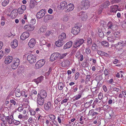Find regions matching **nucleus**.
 Instances as JSON below:
<instances>
[{
  "instance_id": "nucleus-20",
  "label": "nucleus",
  "mask_w": 126,
  "mask_h": 126,
  "mask_svg": "<svg viewBox=\"0 0 126 126\" xmlns=\"http://www.w3.org/2000/svg\"><path fill=\"white\" fill-rule=\"evenodd\" d=\"M13 59L12 56H8L5 59V63L7 64L10 63L12 62Z\"/></svg>"
},
{
  "instance_id": "nucleus-39",
  "label": "nucleus",
  "mask_w": 126,
  "mask_h": 126,
  "mask_svg": "<svg viewBox=\"0 0 126 126\" xmlns=\"http://www.w3.org/2000/svg\"><path fill=\"white\" fill-rule=\"evenodd\" d=\"M87 45H90V46L92 43V40L91 38L88 37L87 39Z\"/></svg>"
},
{
  "instance_id": "nucleus-24",
  "label": "nucleus",
  "mask_w": 126,
  "mask_h": 126,
  "mask_svg": "<svg viewBox=\"0 0 126 126\" xmlns=\"http://www.w3.org/2000/svg\"><path fill=\"white\" fill-rule=\"evenodd\" d=\"M11 44L12 47L14 48H15L18 46V43L17 40L16 39H14L13 42L11 43Z\"/></svg>"
},
{
  "instance_id": "nucleus-56",
  "label": "nucleus",
  "mask_w": 126,
  "mask_h": 126,
  "mask_svg": "<svg viewBox=\"0 0 126 126\" xmlns=\"http://www.w3.org/2000/svg\"><path fill=\"white\" fill-rule=\"evenodd\" d=\"M103 94L101 93H99L98 95V98L99 100L101 99L102 98Z\"/></svg>"
},
{
  "instance_id": "nucleus-61",
  "label": "nucleus",
  "mask_w": 126,
  "mask_h": 126,
  "mask_svg": "<svg viewBox=\"0 0 126 126\" xmlns=\"http://www.w3.org/2000/svg\"><path fill=\"white\" fill-rule=\"evenodd\" d=\"M79 74L78 72H77L75 74V80H77L79 76Z\"/></svg>"
},
{
  "instance_id": "nucleus-42",
  "label": "nucleus",
  "mask_w": 126,
  "mask_h": 126,
  "mask_svg": "<svg viewBox=\"0 0 126 126\" xmlns=\"http://www.w3.org/2000/svg\"><path fill=\"white\" fill-rule=\"evenodd\" d=\"M5 117L4 116H1V115L0 117V119L1 121L3 122H6V119H5Z\"/></svg>"
},
{
  "instance_id": "nucleus-22",
  "label": "nucleus",
  "mask_w": 126,
  "mask_h": 126,
  "mask_svg": "<svg viewBox=\"0 0 126 126\" xmlns=\"http://www.w3.org/2000/svg\"><path fill=\"white\" fill-rule=\"evenodd\" d=\"M66 37V34L64 33H62L60 35H59L58 38V39L63 41L65 39Z\"/></svg>"
},
{
  "instance_id": "nucleus-5",
  "label": "nucleus",
  "mask_w": 126,
  "mask_h": 126,
  "mask_svg": "<svg viewBox=\"0 0 126 126\" xmlns=\"http://www.w3.org/2000/svg\"><path fill=\"white\" fill-rule=\"evenodd\" d=\"M60 54L59 53H54L51 56L50 60L51 61H53L58 58L60 59Z\"/></svg>"
},
{
  "instance_id": "nucleus-30",
  "label": "nucleus",
  "mask_w": 126,
  "mask_h": 126,
  "mask_svg": "<svg viewBox=\"0 0 126 126\" xmlns=\"http://www.w3.org/2000/svg\"><path fill=\"white\" fill-rule=\"evenodd\" d=\"M78 42H78L77 40L75 41L74 42L73 45V47H74L76 48L77 47H80V46Z\"/></svg>"
},
{
  "instance_id": "nucleus-50",
  "label": "nucleus",
  "mask_w": 126,
  "mask_h": 126,
  "mask_svg": "<svg viewBox=\"0 0 126 126\" xmlns=\"http://www.w3.org/2000/svg\"><path fill=\"white\" fill-rule=\"evenodd\" d=\"M81 54L80 51H77V52L76 53L75 56L76 57L79 58V56Z\"/></svg>"
},
{
  "instance_id": "nucleus-15",
  "label": "nucleus",
  "mask_w": 126,
  "mask_h": 126,
  "mask_svg": "<svg viewBox=\"0 0 126 126\" xmlns=\"http://www.w3.org/2000/svg\"><path fill=\"white\" fill-rule=\"evenodd\" d=\"M26 9V6L25 5H22L21 7L17 9V12L19 14H22Z\"/></svg>"
},
{
  "instance_id": "nucleus-3",
  "label": "nucleus",
  "mask_w": 126,
  "mask_h": 126,
  "mask_svg": "<svg viewBox=\"0 0 126 126\" xmlns=\"http://www.w3.org/2000/svg\"><path fill=\"white\" fill-rule=\"evenodd\" d=\"M45 63V60L44 59H42L39 60L36 63L35 67L37 69L41 68L43 66Z\"/></svg>"
},
{
  "instance_id": "nucleus-19",
  "label": "nucleus",
  "mask_w": 126,
  "mask_h": 126,
  "mask_svg": "<svg viewBox=\"0 0 126 126\" xmlns=\"http://www.w3.org/2000/svg\"><path fill=\"white\" fill-rule=\"evenodd\" d=\"M53 18V15H45L44 18V21L46 22L48 20H49L52 19Z\"/></svg>"
},
{
  "instance_id": "nucleus-44",
  "label": "nucleus",
  "mask_w": 126,
  "mask_h": 126,
  "mask_svg": "<svg viewBox=\"0 0 126 126\" xmlns=\"http://www.w3.org/2000/svg\"><path fill=\"white\" fill-rule=\"evenodd\" d=\"M93 101V100H91L90 101L86 102L85 104V106H89L90 105Z\"/></svg>"
},
{
  "instance_id": "nucleus-9",
  "label": "nucleus",
  "mask_w": 126,
  "mask_h": 126,
  "mask_svg": "<svg viewBox=\"0 0 126 126\" xmlns=\"http://www.w3.org/2000/svg\"><path fill=\"white\" fill-rule=\"evenodd\" d=\"M74 5L70 3L67 5L66 7L65 10L66 12H68L72 11L74 9Z\"/></svg>"
},
{
  "instance_id": "nucleus-6",
  "label": "nucleus",
  "mask_w": 126,
  "mask_h": 126,
  "mask_svg": "<svg viewBox=\"0 0 126 126\" xmlns=\"http://www.w3.org/2000/svg\"><path fill=\"white\" fill-rule=\"evenodd\" d=\"M37 96L44 99L47 96V92L45 90L42 89L40 90L39 93L37 95Z\"/></svg>"
},
{
  "instance_id": "nucleus-4",
  "label": "nucleus",
  "mask_w": 126,
  "mask_h": 126,
  "mask_svg": "<svg viewBox=\"0 0 126 126\" xmlns=\"http://www.w3.org/2000/svg\"><path fill=\"white\" fill-rule=\"evenodd\" d=\"M20 60L18 58H16L13 60V63L12 65V67L13 69H16L18 67L20 62Z\"/></svg>"
},
{
  "instance_id": "nucleus-60",
  "label": "nucleus",
  "mask_w": 126,
  "mask_h": 126,
  "mask_svg": "<svg viewBox=\"0 0 126 126\" xmlns=\"http://www.w3.org/2000/svg\"><path fill=\"white\" fill-rule=\"evenodd\" d=\"M15 95L17 97H20L21 96V93L15 92Z\"/></svg>"
},
{
  "instance_id": "nucleus-26",
  "label": "nucleus",
  "mask_w": 126,
  "mask_h": 126,
  "mask_svg": "<svg viewBox=\"0 0 126 126\" xmlns=\"http://www.w3.org/2000/svg\"><path fill=\"white\" fill-rule=\"evenodd\" d=\"M43 77L42 76H41L40 77L36 79H35L34 80V81L37 84L41 82L43 80Z\"/></svg>"
},
{
  "instance_id": "nucleus-29",
  "label": "nucleus",
  "mask_w": 126,
  "mask_h": 126,
  "mask_svg": "<svg viewBox=\"0 0 126 126\" xmlns=\"http://www.w3.org/2000/svg\"><path fill=\"white\" fill-rule=\"evenodd\" d=\"M113 34L114 36L116 37H119L120 36V33L118 31L114 32L113 31Z\"/></svg>"
},
{
  "instance_id": "nucleus-11",
  "label": "nucleus",
  "mask_w": 126,
  "mask_h": 126,
  "mask_svg": "<svg viewBox=\"0 0 126 126\" xmlns=\"http://www.w3.org/2000/svg\"><path fill=\"white\" fill-rule=\"evenodd\" d=\"M44 100V98L37 96V102L40 105L42 106L43 105Z\"/></svg>"
},
{
  "instance_id": "nucleus-63",
  "label": "nucleus",
  "mask_w": 126,
  "mask_h": 126,
  "mask_svg": "<svg viewBox=\"0 0 126 126\" xmlns=\"http://www.w3.org/2000/svg\"><path fill=\"white\" fill-rule=\"evenodd\" d=\"M51 31H47V32L46 33V35L47 36H48L51 34Z\"/></svg>"
},
{
  "instance_id": "nucleus-10",
  "label": "nucleus",
  "mask_w": 126,
  "mask_h": 126,
  "mask_svg": "<svg viewBox=\"0 0 126 126\" xmlns=\"http://www.w3.org/2000/svg\"><path fill=\"white\" fill-rule=\"evenodd\" d=\"M29 32H26L23 33L20 37V39L22 40H24L28 38L29 36Z\"/></svg>"
},
{
  "instance_id": "nucleus-51",
  "label": "nucleus",
  "mask_w": 126,
  "mask_h": 126,
  "mask_svg": "<svg viewBox=\"0 0 126 126\" xmlns=\"http://www.w3.org/2000/svg\"><path fill=\"white\" fill-rule=\"evenodd\" d=\"M14 11H15V10H13L10 13V15L12 16L13 17H14L16 16V13H17L16 12V14H15V15L14 14Z\"/></svg>"
},
{
  "instance_id": "nucleus-46",
  "label": "nucleus",
  "mask_w": 126,
  "mask_h": 126,
  "mask_svg": "<svg viewBox=\"0 0 126 126\" xmlns=\"http://www.w3.org/2000/svg\"><path fill=\"white\" fill-rule=\"evenodd\" d=\"M50 118L52 120H53L56 119L55 116L52 114L49 115V116Z\"/></svg>"
},
{
  "instance_id": "nucleus-47",
  "label": "nucleus",
  "mask_w": 126,
  "mask_h": 126,
  "mask_svg": "<svg viewBox=\"0 0 126 126\" xmlns=\"http://www.w3.org/2000/svg\"><path fill=\"white\" fill-rule=\"evenodd\" d=\"M104 74L106 77H108L109 73L107 69H105L104 71Z\"/></svg>"
},
{
  "instance_id": "nucleus-13",
  "label": "nucleus",
  "mask_w": 126,
  "mask_h": 126,
  "mask_svg": "<svg viewBox=\"0 0 126 126\" xmlns=\"http://www.w3.org/2000/svg\"><path fill=\"white\" fill-rule=\"evenodd\" d=\"M24 29L27 31H32L34 30V27L33 25L28 24L24 26Z\"/></svg>"
},
{
  "instance_id": "nucleus-37",
  "label": "nucleus",
  "mask_w": 126,
  "mask_h": 126,
  "mask_svg": "<svg viewBox=\"0 0 126 126\" xmlns=\"http://www.w3.org/2000/svg\"><path fill=\"white\" fill-rule=\"evenodd\" d=\"M81 96V93H79L78 94L76 95L75 96L74 98H75V100H77L80 98Z\"/></svg>"
},
{
  "instance_id": "nucleus-41",
  "label": "nucleus",
  "mask_w": 126,
  "mask_h": 126,
  "mask_svg": "<svg viewBox=\"0 0 126 126\" xmlns=\"http://www.w3.org/2000/svg\"><path fill=\"white\" fill-rule=\"evenodd\" d=\"M72 41H70L69 42H67L66 43V45L67 46V47L68 48H70L72 46Z\"/></svg>"
},
{
  "instance_id": "nucleus-57",
  "label": "nucleus",
  "mask_w": 126,
  "mask_h": 126,
  "mask_svg": "<svg viewBox=\"0 0 126 126\" xmlns=\"http://www.w3.org/2000/svg\"><path fill=\"white\" fill-rule=\"evenodd\" d=\"M109 106L108 105H106L104 106L103 108L104 110H106L109 109Z\"/></svg>"
},
{
  "instance_id": "nucleus-31",
  "label": "nucleus",
  "mask_w": 126,
  "mask_h": 126,
  "mask_svg": "<svg viewBox=\"0 0 126 126\" xmlns=\"http://www.w3.org/2000/svg\"><path fill=\"white\" fill-rule=\"evenodd\" d=\"M9 0H4L2 3V5L4 7L5 6L9 3Z\"/></svg>"
},
{
  "instance_id": "nucleus-17",
  "label": "nucleus",
  "mask_w": 126,
  "mask_h": 126,
  "mask_svg": "<svg viewBox=\"0 0 126 126\" xmlns=\"http://www.w3.org/2000/svg\"><path fill=\"white\" fill-rule=\"evenodd\" d=\"M67 5V2L65 1L61 2L60 3V5L59 8L62 10H63L64 9L65 10Z\"/></svg>"
},
{
  "instance_id": "nucleus-33",
  "label": "nucleus",
  "mask_w": 126,
  "mask_h": 126,
  "mask_svg": "<svg viewBox=\"0 0 126 126\" xmlns=\"http://www.w3.org/2000/svg\"><path fill=\"white\" fill-rule=\"evenodd\" d=\"M46 27L44 26H42L41 27L40 29V30L41 32H44L46 31Z\"/></svg>"
},
{
  "instance_id": "nucleus-49",
  "label": "nucleus",
  "mask_w": 126,
  "mask_h": 126,
  "mask_svg": "<svg viewBox=\"0 0 126 126\" xmlns=\"http://www.w3.org/2000/svg\"><path fill=\"white\" fill-rule=\"evenodd\" d=\"M77 58L79 59L80 61H82L83 60V55L81 54L79 56V58Z\"/></svg>"
},
{
  "instance_id": "nucleus-40",
  "label": "nucleus",
  "mask_w": 126,
  "mask_h": 126,
  "mask_svg": "<svg viewBox=\"0 0 126 126\" xmlns=\"http://www.w3.org/2000/svg\"><path fill=\"white\" fill-rule=\"evenodd\" d=\"M102 44L104 46L108 47L109 46V44L108 42L106 41H103L101 42Z\"/></svg>"
},
{
  "instance_id": "nucleus-32",
  "label": "nucleus",
  "mask_w": 126,
  "mask_h": 126,
  "mask_svg": "<svg viewBox=\"0 0 126 126\" xmlns=\"http://www.w3.org/2000/svg\"><path fill=\"white\" fill-rule=\"evenodd\" d=\"M98 34L100 37L101 38L104 37V34L102 31L100 30L98 31Z\"/></svg>"
},
{
  "instance_id": "nucleus-14",
  "label": "nucleus",
  "mask_w": 126,
  "mask_h": 126,
  "mask_svg": "<svg viewBox=\"0 0 126 126\" xmlns=\"http://www.w3.org/2000/svg\"><path fill=\"white\" fill-rule=\"evenodd\" d=\"M51 103L50 102H48L47 103L44 104V109L46 111H48L51 109Z\"/></svg>"
},
{
  "instance_id": "nucleus-43",
  "label": "nucleus",
  "mask_w": 126,
  "mask_h": 126,
  "mask_svg": "<svg viewBox=\"0 0 126 126\" xmlns=\"http://www.w3.org/2000/svg\"><path fill=\"white\" fill-rule=\"evenodd\" d=\"M69 19V16L67 15H65L63 17V20L64 21L66 22Z\"/></svg>"
},
{
  "instance_id": "nucleus-18",
  "label": "nucleus",
  "mask_w": 126,
  "mask_h": 126,
  "mask_svg": "<svg viewBox=\"0 0 126 126\" xmlns=\"http://www.w3.org/2000/svg\"><path fill=\"white\" fill-rule=\"evenodd\" d=\"M35 43V40L34 39H32L28 43V45L30 48H32L34 47Z\"/></svg>"
},
{
  "instance_id": "nucleus-25",
  "label": "nucleus",
  "mask_w": 126,
  "mask_h": 126,
  "mask_svg": "<svg viewBox=\"0 0 126 126\" xmlns=\"http://www.w3.org/2000/svg\"><path fill=\"white\" fill-rule=\"evenodd\" d=\"M64 41L58 39V41L55 43L56 45L58 47H60L62 46L64 44Z\"/></svg>"
},
{
  "instance_id": "nucleus-23",
  "label": "nucleus",
  "mask_w": 126,
  "mask_h": 126,
  "mask_svg": "<svg viewBox=\"0 0 126 126\" xmlns=\"http://www.w3.org/2000/svg\"><path fill=\"white\" fill-rule=\"evenodd\" d=\"M118 7V6L117 5L111 6L110 11V12L116 13Z\"/></svg>"
},
{
  "instance_id": "nucleus-48",
  "label": "nucleus",
  "mask_w": 126,
  "mask_h": 126,
  "mask_svg": "<svg viewBox=\"0 0 126 126\" xmlns=\"http://www.w3.org/2000/svg\"><path fill=\"white\" fill-rule=\"evenodd\" d=\"M13 122L16 125H17L20 123V122L16 120H15L13 121Z\"/></svg>"
},
{
  "instance_id": "nucleus-35",
  "label": "nucleus",
  "mask_w": 126,
  "mask_h": 126,
  "mask_svg": "<svg viewBox=\"0 0 126 126\" xmlns=\"http://www.w3.org/2000/svg\"><path fill=\"white\" fill-rule=\"evenodd\" d=\"M58 88L59 89L61 90H62L63 87V84L61 82L59 83L58 85Z\"/></svg>"
},
{
  "instance_id": "nucleus-38",
  "label": "nucleus",
  "mask_w": 126,
  "mask_h": 126,
  "mask_svg": "<svg viewBox=\"0 0 126 126\" xmlns=\"http://www.w3.org/2000/svg\"><path fill=\"white\" fill-rule=\"evenodd\" d=\"M30 95L31 98L32 100H35L36 97V95L30 93Z\"/></svg>"
},
{
  "instance_id": "nucleus-55",
  "label": "nucleus",
  "mask_w": 126,
  "mask_h": 126,
  "mask_svg": "<svg viewBox=\"0 0 126 126\" xmlns=\"http://www.w3.org/2000/svg\"><path fill=\"white\" fill-rule=\"evenodd\" d=\"M120 0H113L111 2V3L112 4L114 3H118L119 1Z\"/></svg>"
},
{
  "instance_id": "nucleus-34",
  "label": "nucleus",
  "mask_w": 126,
  "mask_h": 126,
  "mask_svg": "<svg viewBox=\"0 0 126 126\" xmlns=\"http://www.w3.org/2000/svg\"><path fill=\"white\" fill-rule=\"evenodd\" d=\"M77 40L78 42H79L78 43L80 46L84 42V40L82 39H78Z\"/></svg>"
},
{
  "instance_id": "nucleus-27",
  "label": "nucleus",
  "mask_w": 126,
  "mask_h": 126,
  "mask_svg": "<svg viewBox=\"0 0 126 126\" xmlns=\"http://www.w3.org/2000/svg\"><path fill=\"white\" fill-rule=\"evenodd\" d=\"M36 1L35 0H31L30 2V8L33 9L35 7V5L34 3Z\"/></svg>"
},
{
  "instance_id": "nucleus-54",
  "label": "nucleus",
  "mask_w": 126,
  "mask_h": 126,
  "mask_svg": "<svg viewBox=\"0 0 126 126\" xmlns=\"http://www.w3.org/2000/svg\"><path fill=\"white\" fill-rule=\"evenodd\" d=\"M58 120L59 123L60 124L61 123V120L62 119H63V118L62 117L59 116H58Z\"/></svg>"
},
{
  "instance_id": "nucleus-8",
  "label": "nucleus",
  "mask_w": 126,
  "mask_h": 126,
  "mask_svg": "<svg viewBox=\"0 0 126 126\" xmlns=\"http://www.w3.org/2000/svg\"><path fill=\"white\" fill-rule=\"evenodd\" d=\"M80 31V28L79 27H74L72 30L71 33L74 34H77L79 33Z\"/></svg>"
},
{
  "instance_id": "nucleus-62",
  "label": "nucleus",
  "mask_w": 126,
  "mask_h": 126,
  "mask_svg": "<svg viewBox=\"0 0 126 126\" xmlns=\"http://www.w3.org/2000/svg\"><path fill=\"white\" fill-rule=\"evenodd\" d=\"M4 55V53L3 51L1 50L0 51V59L2 58V57Z\"/></svg>"
},
{
  "instance_id": "nucleus-36",
  "label": "nucleus",
  "mask_w": 126,
  "mask_h": 126,
  "mask_svg": "<svg viewBox=\"0 0 126 126\" xmlns=\"http://www.w3.org/2000/svg\"><path fill=\"white\" fill-rule=\"evenodd\" d=\"M85 52L87 55H91V51L89 47H87L86 48Z\"/></svg>"
},
{
  "instance_id": "nucleus-12",
  "label": "nucleus",
  "mask_w": 126,
  "mask_h": 126,
  "mask_svg": "<svg viewBox=\"0 0 126 126\" xmlns=\"http://www.w3.org/2000/svg\"><path fill=\"white\" fill-rule=\"evenodd\" d=\"M79 15L81 19L83 21H85L87 18L88 16L87 13L84 12L80 13Z\"/></svg>"
},
{
  "instance_id": "nucleus-58",
  "label": "nucleus",
  "mask_w": 126,
  "mask_h": 126,
  "mask_svg": "<svg viewBox=\"0 0 126 126\" xmlns=\"http://www.w3.org/2000/svg\"><path fill=\"white\" fill-rule=\"evenodd\" d=\"M36 22V20L35 19H32L31 20V23L32 25L34 24H35Z\"/></svg>"
},
{
  "instance_id": "nucleus-16",
  "label": "nucleus",
  "mask_w": 126,
  "mask_h": 126,
  "mask_svg": "<svg viewBox=\"0 0 126 126\" xmlns=\"http://www.w3.org/2000/svg\"><path fill=\"white\" fill-rule=\"evenodd\" d=\"M70 64V62L67 60H64L62 63V66L64 67H67L69 66Z\"/></svg>"
},
{
  "instance_id": "nucleus-1",
  "label": "nucleus",
  "mask_w": 126,
  "mask_h": 126,
  "mask_svg": "<svg viewBox=\"0 0 126 126\" xmlns=\"http://www.w3.org/2000/svg\"><path fill=\"white\" fill-rule=\"evenodd\" d=\"M90 6V2L88 0H84L82 1L78 8L79 10H86L89 8Z\"/></svg>"
},
{
  "instance_id": "nucleus-21",
  "label": "nucleus",
  "mask_w": 126,
  "mask_h": 126,
  "mask_svg": "<svg viewBox=\"0 0 126 126\" xmlns=\"http://www.w3.org/2000/svg\"><path fill=\"white\" fill-rule=\"evenodd\" d=\"M114 26V24L111 21L109 22L107 24V27L108 30L111 29L113 31Z\"/></svg>"
},
{
  "instance_id": "nucleus-53",
  "label": "nucleus",
  "mask_w": 126,
  "mask_h": 126,
  "mask_svg": "<svg viewBox=\"0 0 126 126\" xmlns=\"http://www.w3.org/2000/svg\"><path fill=\"white\" fill-rule=\"evenodd\" d=\"M67 54V53L63 54L62 55L60 54V59H61L64 58L66 56Z\"/></svg>"
},
{
  "instance_id": "nucleus-45",
  "label": "nucleus",
  "mask_w": 126,
  "mask_h": 126,
  "mask_svg": "<svg viewBox=\"0 0 126 126\" xmlns=\"http://www.w3.org/2000/svg\"><path fill=\"white\" fill-rule=\"evenodd\" d=\"M30 111L31 115H33L35 114L36 113L35 111L33 109H31L30 110Z\"/></svg>"
},
{
  "instance_id": "nucleus-2",
  "label": "nucleus",
  "mask_w": 126,
  "mask_h": 126,
  "mask_svg": "<svg viewBox=\"0 0 126 126\" xmlns=\"http://www.w3.org/2000/svg\"><path fill=\"white\" fill-rule=\"evenodd\" d=\"M36 55L34 54H29L27 57V60L31 63H32L35 62L36 61Z\"/></svg>"
},
{
  "instance_id": "nucleus-64",
  "label": "nucleus",
  "mask_w": 126,
  "mask_h": 126,
  "mask_svg": "<svg viewBox=\"0 0 126 126\" xmlns=\"http://www.w3.org/2000/svg\"><path fill=\"white\" fill-rule=\"evenodd\" d=\"M120 89L119 88L117 87H113V90L114 91H116V92H118Z\"/></svg>"
},
{
  "instance_id": "nucleus-59",
  "label": "nucleus",
  "mask_w": 126,
  "mask_h": 126,
  "mask_svg": "<svg viewBox=\"0 0 126 126\" xmlns=\"http://www.w3.org/2000/svg\"><path fill=\"white\" fill-rule=\"evenodd\" d=\"M38 120L39 121H43V118L41 115H39L38 117Z\"/></svg>"
},
{
  "instance_id": "nucleus-28",
  "label": "nucleus",
  "mask_w": 126,
  "mask_h": 126,
  "mask_svg": "<svg viewBox=\"0 0 126 126\" xmlns=\"http://www.w3.org/2000/svg\"><path fill=\"white\" fill-rule=\"evenodd\" d=\"M117 45H119V46L122 47L121 48H122V47H123L126 45V41H122L118 42Z\"/></svg>"
},
{
  "instance_id": "nucleus-52",
  "label": "nucleus",
  "mask_w": 126,
  "mask_h": 126,
  "mask_svg": "<svg viewBox=\"0 0 126 126\" xmlns=\"http://www.w3.org/2000/svg\"><path fill=\"white\" fill-rule=\"evenodd\" d=\"M97 53L98 54L101 55H104L105 54V52L100 50H98Z\"/></svg>"
},
{
  "instance_id": "nucleus-7",
  "label": "nucleus",
  "mask_w": 126,
  "mask_h": 126,
  "mask_svg": "<svg viewBox=\"0 0 126 126\" xmlns=\"http://www.w3.org/2000/svg\"><path fill=\"white\" fill-rule=\"evenodd\" d=\"M45 14L44 10L42 9L37 13L36 16L37 19H39L43 17Z\"/></svg>"
}]
</instances>
